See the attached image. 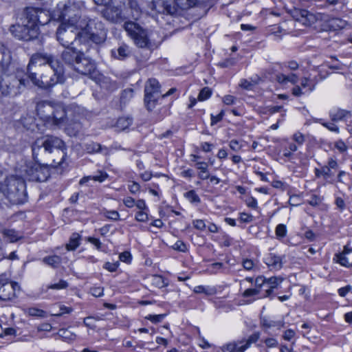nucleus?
<instances>
[{"label": "nucleus", "mask_w": 352, "mask_h": 352, "mask_svg": "<svg viewBox=\"0 0 352 352\" xmlns=\"http://www.w3.org/2000/svg\"><path fill=\"white\" fill-rule=\"evenodd\" d=\"M54 105L47 101H39L36 104V111L37 114L43 119L45 122L52 111H53Z\"/></svg>", "instance_id": "22"}, {"label": "nucleus", "mask_w": 352, "mask_h": 352, "mask_svg": "<svg viewBox=\"0 0 352 352\" xmlns=\"http://www.w3.org/2000/svg\"><path fill=\"white\" fill-rule=\"evenodd\" d=\"M119 258L121 261L129 263L131 261V254L129 252H124L120 254Z\"/></svg>", "instance_id": "63"}, {"label": "nucleus", "mask_w": 352, "mask_h": 352, "mask_svg": "<svg viewBox=\"0 0 352 352\" xmlns=\"http://www.w3.org/2000/svg\"><path fill=\"white\" fill-rule=\"evenodd\" d=\"M1 54H2V60H1V67H8L12 60V57L11 55L10 51L5 47L4 46H1Z\"/></svg>", "instance_id": "34"}, {"label": "nucleus", "mask_w": 352, "mask_h": 352, "mask_svg": "<svg viewBox=\"0 0 352 352\" xmlns=\"http://www.w3.org/2000/svg\"><path fill=\"white\" fill-rule=\"evenodd\" d=\"M256 285L260 287L259 289L261 294V295L258 296V298L268 297L272 294L273 289L266 283L265 277H257L256 278Z\"/></svg>", "instance_id": "25"}, {"label": "nucleus", "mask_w": 352, "mask_h": 352, "mask_svg": "<svg viewBox=\"0 0 352 352\" xmlns=\"http://www.w3.org/2000/svg\"><path fill=\"white\" fill-rule=\"evenodd\" d=\"M322 202V199L316 195H312L311 199L308 201L309 205L318 206Z\"/></svg>", "instance_id": "60"}, {"label": "nucleus", "mask_w": 352, "mask_h": 352, "mask_svg": "<svg viewBox=\"0 0 352 352\" xmlns=\"http://www.w3.org/2000/svg\"><path fill=\"white\" fill-rule=\"evenodd\" d=\"M85 149L88 153H100L104 155L109 154V149L106 146H102L97 142H89L85 145Z\"/></svg>", "instance_id": "26"}, {"label": "nucleus", "mask_w": 352, "mask_h": 352, "mask_svg": "<svg viewBox=\"0 0 352 352\" xmlns=\"http://www.w3.org/2000/svg\"><path fill=\"white\" fill-rule=\"evenodd\" d=\"M83 41L86 39L96 44H100L107 38V30L98 19H89L84 29L81 30Z\"/></svg>", "instance_id": "4"}, {"label": "nucleus", "mask_w": 352, "mask_h": 352, "mask_svg": "<svg viewBox=\"0 0 352 352\" xmlns=\"http://www.w3.org/2000/svg\"><path fill=\"white\" fill-rule=\"evenodd\" d=\"M337 161L329 158L327 164L323 166V178L327 182L333 184L335 182V171L338 168Z\"/></svg>", "instance_id": "17"}, {"label": "nucleus", "mask_w": 352, "mask_h": 352, "mask_svg": "<svg viewBox=\"0 0 352 352\" xmlns=\"http://www.w3.org/2000/svg\"><path fill=\"white\" fill-rule=\"evenodd\" d=\"M223 352H244V348L240 342H233L222 346Z\"/></svg>", "instance_id": "30"}, {"label": "nucleus", "mask_w": 352, "mask_h": 352, "mask_svg": "<svg viewBox=\"0 0 352 352\" xmlns=\"http://www.w3.org/2000/svg\"><path fill=\"white\" fill-rule=\"evenodd\" d=\"M166 316V314L148 315L146 318L153 323H158L161 322Z\"/></svg>", "instance_id": "54"}, {"label": "nucleus", "mask_w": 352, "mask_h": 352, "mask_svg": "<svg viewBox=\"0 0 352 352\" xmlns=\"http://www.w3.org/2000/svg\"><path fill=\"white\" fill-rule=\"evenodd\" d=\"M259 336L258 333H254L251 335L247 340L240 341V342L242 343L243 348H244V351L248 349L252 344L255 343L259 339Z\"/></svg>", "instance_id": "38"}, {"label": "nucleus", "mask_w": 352, "mask_h": 352, "mask_svg": "<svg viewBox=\"0 0 352 352\" xmlns=\"http://www.w3.org/2000/svg\"><path fill=\"white\" fill-rule=\"evenodd\" d=\"M261 324L264 327L271 328L277 327L280 329L284 327V322L283 320L275 321L266 318L261 319Z\"/></svg>", "instance_id": "35"}, {"label": "nucleus", "mask_w": 352, "mask_h": 352, "mask_svg": "<svg viewBox=\"0 0 352 352\" xmlns=\"http://www.w3.org/2000/svg\"><path fill=\"white\" fill-rule=\"evenodd\" d=\"M255 84L248 81L246 79H242L240 82V86L245 89L250 90L252 89Z\"/></svg>", "instance_id": "64"}, {"label": "nucleus", "mask_w": 352, "mask_h": 352, "mask_svg": "<svg viewBox=\"0 0 352 352\" xmlns=\"http://www.w3.org/2000/svg\"><path fill=\"white\" fill-rule=\"evenodd\" d=\"M196 168L199 170L198 177L202 180L208 179L210 177V174L208 170V164L205 162H197L195 164Z\"/></svg>", "instance_id": "29"}, {"label": "nucleus", "mask_w": 352, "mask_h": 352, "mask_svg": "<svg viewBox=\"0 0 352 352\" xmlns=\"http://www.w3.org/2000/svg\"><path fill=\"white\" fill-rule=\"evenodd\" d=\"M292 16L294 20L305 26H309L316 21V16L307 10L294 9L292 11Z\"/></svg>", "instance_id": "15"}, {"label": "nucleus", "mask_w": 352, "mask_h": 352, "mask_svg": "<svg viewBox=\"0 0 352 352\" xmlns=\"http://www.w3.org/2000/svg\"><path fill=\"white\" fill-rule=\"evenodd\" d=\"M10 31L13 36L20 40L30 41L36 38L39 33L38 27L29 25L22 21L21 24L12 25Z\"/></svg>", "instance_id": "11"}, {"label": "nucleus", "mask_w": 352, "mask_h": 352, "mask_svg": "<svg viewBox=\"0 0 352 352\" xmlns=\"http://www.w3.org/2000/svg\"><path fill=\"white\" fill-rule=\"evenodd\" d=\"M42 261L53 268H56L61 263V258L57 255H52L43 258Z\"/></svg>", "instance_id": "31"}, {"label": "nucleus", "mask_w": 352, "mask_h": 352, "mask_svg": "<svg viewBox=\"0 0 352 352\" xmlns=\"http://www.w3.org/2000/svg\"><path fill=\"white\" fill-rule=\"evenodd\" d=\"M345 254L344 253H339L336 254V258L337 262L340 263L341 265L346 267H352V262L349 263V259L347 257H346Z\"/></svg>", "instance_id": "42"}, {"label": "nucleus", "mask_w": 352, "mask_h": 352, "mask_svg": "<svg viewBox=\"0 0 352 352\" xmlns=\"http://www.w3.org/2000/svg\"><path fill=\"white\" fill-rule=\"evenodd\" d=\"M300 85L302 88H308L309 92L315 89V84L311 83V80L308 78H303L301 80Z\"/></svg>", "instance_id": "49"}, {"label": "nucleus", "mask_w": 352, "mask_h": 352, "mask_svg": "<svg viewBox=\"0 0 352 352\" xmlns=\"http://www.w3.org/2000/svg\"><path fill=\"white\" fill-rule=\"evenodd\" d=\"M243 267L245 270L250 271L253 270L255 266L254 261L251 259H244L242 262Z\"/></svg>", "instance_id": "58"}, {"label": "nucleus", "mask_w": 352, "mask_h": 352, "mask_svg": "<svg viewBox=\"0 0 352 352\" xmlns=\"http://www.w3.org/2000/svg\"><path fill=\"white\" fill-rule=\"evenodd\" d=\"M64 142L60 138L52 135L37 139L32 146L33 158L38 161V156L45 158L47 155L50 156L54 152L57 157L56 158L50 157L52 161L50 163V166L54 168H56L63 164L66 156Z\"/></svg>", "instance_id": "2"}, {"label": "nucleus", "mask_w": 352, "mask_h": 352, "mask_svg": "<svg viewBox=\"0 0 352 352\" xmlns=\"http://www.w3.org/2000/svg\"><path fill=\"white\" fill-rule=\"evenodd\" d=\"M26 312L29 316H36L41 318H46L47 316L46 311L36 307H30L27 309Z\"/></svg>", "instance_id": "37"}, {"label": "nucleus", "mask_w": 352, "mask_h": 352, "mask_svg": "<svg viewBox=\"0 0 352 352\" xmlns=\"http://www.w3.org/2000/svg\"><path fill=\"white\" fill-rule=\"evenodd\" d=\"M259 288L260 287L255 284L254 288H250L245 289L242 294V296L244 298H248L250 296H257V298H258V296L261 295Z\"/></svg>", "instance_id": "39"}, {"label": "nucleus", "mask_w": 352, "mask_h": 352, "mask_svg": "<svg viewBox=\"0 0 352 352\" xmlns=\"http://www.w3.org/2000/svg\"><path fill=\"white\" fill-rule=\"evenodd\" d=\"M102 16L113 23H120L127 20V14L121 6L109 5L102 10Z\"/></svg>", "instance_id": "12"}, {"label": "nucleus", "mask_w": 352, "mask_h": 352, "mask_svg": "<svg viewBox=\"0 0 352 352\" xmlns=\"http://www.w3.org/2000/svg\"><path fill=\"white\" fill-rule=\"evenodd\" d=\"M276 235L278 238H283L287 234V228L284 224H278L275 230Z\"/></svg>", "instance_id": "48"}, {"label": "nucleus", "mask_w": 352, "mask_h": 352, "mask_svg": "<svg viewBox=\"0 0 352 352\" xmlns=\"http://www.w3.org/2000/svg\"><path fill=\"white\" fill-rule=\"evenodd\" d=\"M123 8L127 14V19L138 20L142 14V9L136 0H128Z\"/></svg>", "instance_id": "18"}, {"label": "nucleus", "mask_w": 352, "mask_h": 352, "mask_svg": "<svg viewBox=\"0 0 352 352\" xmlns=\"http://www.w3.org/2000/svg\"><path fill=\"white\" fill-rule=\"evenodd\" d=\"M62 52V59L69 65L74 66L82 53V48L77 49L74 47H66Z\"/></svg>", "instance_id": "16"}, {"label": "nucleus", "mask_w": 352, "mask_h": 352, "mask_svg": "<svg viewBox=\"0 0 352 352\" xmlns=\"http://www.w3.org/2000/svg\"><path fill=\"white\" fill-rule=\"evenodd\" d=\"M21 21L29 25L38 27L39 25H44L50 21L47 14L42 10L28 7L23 10Z\"/></svg>", "instance_id": "10"}, {"label": "nucleus", "mask_w": 352, "mask_h": 352, "mask_svg": "<svg viewBox=\"0 0 352 352\" xmlns=\"http://www.w3.org/2000/svg\"><path fill=\"white\" fill-rule=\"evenodd\" d=\"M131 50L130 47L125 43L120 44L118 48H114L111 51V56L119 60L126 59L131 56Z\"/></svg>", "instance_id": "19"}, {"label": "nucleus", "mask_w": 352, "mask_h": 352, "mask_svg": "<svg viewBox=\"0 0 352 352\" xmlns=\"http://www.w3.org/2000/svg\"><path fill=\"white\" fill-rule=\"evenodd\" d=\"M335 147L340 152L344 153L347 150V146L345 144L344 141L339 140L335 142Z\"/></svg>", "instance_id": "61"}, {"label": "nucleus", "mask_w": 352, "mask_h": 352, "mask_svg": "<svg viewBox=\"0 0 352 352\" xmlns=\"http://www.w3.org/2000/svg\"><path fill=\"white\" fill-rule=\"evenodd\" d=\"M1 193L12 204H23L28 199L25 181L15 176L5 179L1 184Z\"/></svg>", "instance_id": "3"}, {"label": "nucleus", "mask_w": 352, "mask_h": 352, "mask_svg": "<svg viewBox=\"0 0 352 352\" xmlns=\"http://www.w3.org/2000/svg\"><path fill=\"white\" fill-rule=\"evenodd\" d=\"M283 279L280 277L273 276L270 278H265V282L269 285L270 287L272 289L277 287V286L282 282Z\"/></svg>", "instance_id": "44"}, {"label": "nucleus", "mask_w": 352, "mask_h": 352, "mask_svg": "<svg viewBox=\"0 0 352 352\" xmlns=\"http://www.w3.org/2000/svg\"><path fill=\"white\" fill-rule=\"evenodd\" d=\"M211 91L208 87L203 88L198 96V100L200 101H204L208 99L211 96Z\"/></svg>", "instance_id": "47"}, {"label": "nucleus", "mask_w": 352, "mask_h": 352, "mask_svg": "<svg viewBox=\"0 0 352 352\" xmlns=\"http://www.w3.org/2000/svg\"><path fill=\"white\" fill-rule=\"evenodd\" d=\"M133 122V118L130 116L120 117L116 122V126L121 131L128 129Z\"/></svg>", "instance_id": "32"}, {"label": "nucleus", "mask_w": 352, "mask_h": 352, "mask_svg": "<svg viewBox=\"0 0 352 352\" xmlns=\"http://www.w3.org/2000/svg\"><path fill=\"white\" fill-rule=\"evenodd\" d=\"M175 4L182 10H186L195 6L198 0H174Z\"/></svg>", "instance_id": "36"}, {"label": "nucleus", "mask_w": 352, "mask_h": 352, "mask_svg": "<svg viewBox=\"0 0 352 352\" xmlns=\"http://www.w3.org/2000/svg\"><path fill=\"white\" fill-rule=\"evenodd\" d=\"M173 248L181 252H186L188 250L186 245L182 241H176L173 245Z\"/></svg>", "instance_id": "51"}, {"label": "nucleus", "mask_w": 352, "mask_h": 352, "mask_svg": "<svg viewBox=\"0 0 352 352\" xmlns=\"http://www.w3.org/2000/svg\"><path fill=\"white\" fill-rule=\"evenodd\" d=\"M329 116L332 122H338L346 121L348 118L351 117V113L346 109L334 108L329 111Z\"/></svg>", "instance_id": "20"}, {"label": "nucleus", "mask_w": 352, "mask_h": 352, "mask_svg": "<svg viewBox=\"0 0 352 352\" xmlns=\"http://www.w3.org/2000/svg\"><path fill=\"white\" fill-rule=\"evenodd\" d=\"M264 260L265 264L272 270H278L283 266L282 258L273 253L268 254Z\"/></svg>", "instance_id": "24"}, {"label": "nucleus", "mask_w": 352, "mask_h": 352, "mask_svg": "<svg viewBox=\"0 0 352 352\" xmlns=\"http://www.w3.org/2000/svg\"><path fill=\"white\" fill-rule=\"evenodd\" d=\"M67 287H68V283L66 280H60L58 281V283H57L51 284V285H47V288L51 289L59 290V289H66Z\"/></svg>", "instance_id": "45"}, {"label": "nucleus", "mask_w": 352, "mask_h": 352, "mask_svg": "<svg viewBox=\"0 0 352 352\" xmlns=\"http://www.w3.org/2000/svg\"><path fill=\"white\" fill-rule=\"evenodd\" d=\"M27 72L25 77L14 76L11 81H5L6 89L2 91L1 94L16 96L21 92L22 87L29 85L30 80L33 85L45 89L64 81L62 65L48 54H33L27 67Z\"/></svg>", "instance_id": "1"}, {"label": "nucleus", "mask_w": 352, "mask_h": 352, "mask_svg": "<svg viewBox=\"0 0 352 352\" xmlns=\"http://www.w3.org/2000/svg\"><path fill=\"white\" fill-rule=\"evenodd\" d=\"M315 122H320L323 126L327 128L328 130L332 132H335L336 133H340V129L339 127L332 122H322V119H315Z\"/></svg>", "instance_id": "40"}, {"label": "nucleus", "mask_w": 352, "mask_h": 352, "mask_svg": "<svg viewBox=\"0 0 352 352\" xmlns=\"http://www.w3.org/2000/svg\"><path fill=\"white\" fill-rule=\"evenodd\" d=\"M34 162H30L26 164L25 173L30 180L43 182L50 177V164H41V159L38 156V161L34 160Z\"/></svg>", "instance_id": "8"}, {"label": "nucleus", "mask_w": 352, "mask_h": 352, "mask_svg": "<svg viewBox=\"0 0 352 352\" xmlns=\"http://www.w3.org/2000/svg\"><path fill=\"white\" fill-rule=\"evenodd\" d=\"M124 29L136 46L140 48H150L151 42L147 31L139 24L130 21H126L124 24Z\"/></svg>", "instance_id": "6"}, {"label": "nucleus", "mask_w": 352, "mask_h": 352, "mask_svg": "<svg viewBox=\"0 0 352 352\" xmlns=\"http://www.w3.org/2000/svg\"><path fill=\"white\" fill-rule=\"evenodd\" d=\"M81 236L76 232L73 233L66 244L65 248L68 251L75 250L80 245Z\"/></svg>", "instance_id": "28"}, {"label": "nucleus", "mask_w": 352, "mask_h": 352, "mask_svg": "<svg viewBox=\"0 0 352 352\" xmlns=\"http://www.w3.org/2000/svg\"><path fill=\"white\" fill-rule=\"evenodd\" d=\"M192 225L195 228L200 231L204 230L206 228V224L205 221L202 219L193 220Z\"/></svg>", "instance_id": "53"}, {"label": "nucleus", "mask_w": 352, "mask_h": 352, "mask_svg": "<svg viewBox=\"0 0 352 352\" xmlns=\"http://www.w3.org/2000/svg\"><path fill=\"white\" fill-rule=\"evenodd\" d=\"M118 267H119L118 261H117L116 263L107 262V263H105V264L104 265V267L106 270H107L108 271L111 272H116Z\"/></svg>", "instance_id": "59"}, {"label": "nucleus", "mask_w": 352, "mask_h": 352, "mask_svg": "<svg viewBox=\"0 0 352 352\" xmlns=\"http://www.w3.org/2000/svg\"><path fill=\"white\" fill-rule=\"evenodd\" d=\"M161 98L160 86L155 78L148 79L144 88V104L148 111L153 109Z\"/></svg>", "instance_id": "9"}, {"label": "nucleus", "mask_w": 352, "mask_h": 352, "mask_svg": "<svg viewBox=\"0 0 352 352\" xmlns=\"http://www.w3.org/2000/svg\"><path fill=\"white\" fill-rule=\"evenodd\" d=\"M184 197L192 204H199L201 200L195 190H191L184 194Z\"/></svg>", "instance_id": "41"}, {"label": "nucleus", "mask_w": 352, "mask_h": 352, "mask_svg": "<svg viewBox=\"0 0 352 352\" xmlns=\"http://www.w3.org/2000/svg\"><path fill=\"white\" fill-rule=\"evenodd\" d=\"M292 140L298 145H302L304 143L305 138L303 134L300 132H296L293 135Z\"/></svg>", "instance_id": "56"}, {"label": "nucleus", "mask_w": 352, "mask_h": 352, "mask_svg": "<svg viewBox=\"0 0 352 352\" xmlns=\"http://www.w3.org/2000/svg\"><path fill=\"white\" fill-rule=\"evenodd\" d=\"M21 122L24 127H25L27 129L33 130L32 125L34 122V118L32 117L23 118L21 119Z\"/></svg>", "instance_id": "57"}, {"label": "nucleus", "mask_w": 352, "mask_h": 352, "mask_svg": "<svg viewBox=\"0 0 352 352\" xmlns=\"http://www.w3.org/2000/svg\"><path fill=\"white\" fill-rule=\"evenodd\" d=\"M56 39L63 46L71 47L74 41H83L81 31H79L75 25H67L62 23L56 30Z\"/></svg>", "instance_id": "5"}, {"label": "nucleus", "mask_w": 352, "mask_h": 352, "mask_svg": "<svg viewBox=\"0 0 352 352\" xmlns=\"http://www.w3.org/2000/svg\"><path fill=\"white\" fill-rule=\"evenodd\" d=\"M133 96V90L132 89H124L121 95V102H126L128 100H129L131 98H132Z\"/></svg>", "instance_id": "46"}, {"label": "nucleus", "mask_w": 352, "mask_h": 352, "mask_svg": "<svg viewBox=\"0 0 352 352\" xmlns=\"http://www.w3.org/2000/svg\"><path fill=\"white\" fill-rule=\"evenodd\" d=\"M1 279V288H3V292H7L1 296V300H10L15 296L16 289H19V286L16 282L6 281L2 283Z\"/></svg>", "instance_id": "21"}, {"label": "nucleus", "mask_w": 352, "mask_h": 352, "mask_svg": "<svg viewBox=\"0 0 352 352\" xmlns=\"http://www.w3.org/2000/svg\"><path fill=\"white\" fill-rule=\"evenodd\" d=\"M85 8L82 1H72L69 0L61 8L60 18L63 23L75 25L81 17L82 11Z\"/></svg>", "instance_id": "7"}, {"label": "nucleus", "mask_w": 352, "mask_h": 352, "mask_svg": "<svg viewBox=\"0 0 352 352\" xmlns=\"http://www.w3.org/2000/svg\"><path fill=\"white\" fill-rule=\"evenodd\" d=\"M151 11H156L159 13L173 14L176 12L174 6L168 3H162V2L151 1Z\"/></svg>", "instance_id": "23"}, {"label": "nucleus", "mask_w": 352, "mask_h": 352, "mask_svg": "<svg viewBox=\"0 0 352 352\" xmlns=\"http://www.w3.org/2000/svg\"><path fill=\"white\" fill-rule=\"evenodd\" d=\"M104 216L113 221H118L120 218V214L116 210H107L104 212Z\"/></svg>", "instance_id": "52"}, {"label": "nucleus", "mask_w": 352, "mask_h": 352, "mask_svg": "<svg viewBox=\"0 0 352 352\" xmlns=\"http://www.w3.org/2000/svg\"><path fill=\"white\" fill-rule=\"evenodd\" d=\"M73 67L77 72L82 75H89L95 70V64L91 59L85 57L83 52Z\"/></svg>", "instance_id": "14"}, {"label": "nucleus", "mask_w": 352, "mask_h": 352, "mask_svg": "<svg viewBox=\"0 0 352 352\" xmlns=\"http://www.w3.org/2000/svg\"><path fill=\"white\" fill-rule=\"evenodd\" d=\"M59 309H60V313H57V314H52V316H61L62 315H63L64 314H70L73 311V309L72 307H66L63 305H59Z\"/></svg>", "instance_id": "55"}, {"label": "nucleus", "mask_w": 352, "mask_h": 352, "mask_svg": "<svg viewBox=\"0 0 352 352\" xmlns=\"http://www.w3.org/2000/svg\"><path fill=\"white\" fill-rule=\"evenodd\" d=\"M67 122V116L65 109L60 106H54L53 111L49 115V118L45 120L46 124L50 126L61 127Z\"/></svg>", "instance_id": "13"}, {"label": "nucleus", "mask_w": 352, "mask_h": 352, "mask_svg": "<svg viewBox=\"0 0 352 352\" xmlns=\"http://www.w3.org/2000/svg\"><path fill=\"white\" fill-rule=\"evenodd\" d=\"M152 283L159 288H162L168 285V283L165 282L164 277L160 275L153 276Z\"/></svg>", "instance_id": "43"}, {"label": "nucleus", "mask_w": 352, "mask_h": 352, "mask_svg": "<svg viewBox=\"0 0 352 352\" xmlns=\"http://www.w3.org/2000/svg\"><path fill=\"white\" fill-rule=\"evenodd\" d=\"M90 293L95 297H100L103 296V288L100 287H92L90 289Z\"/></svg>", "instance_id": "62"}, {"label": "nucleus", "mask_w": 352, "mask_h": 352, "mask_svg": "<svg viewBox=\"0 0 352 352\" xmlns=\"http://www.w3.org/2000/svg\"><path fill=\"white\" fill-rule=\"evenodd\" d=\"M4 238L9 242L14 243L22 238V235L14 230L8 229L3 232Z\"/></svg>", "instance_id": "33"}, {"label": "nucleus", "mask_w": 352, "mask_h": 352, "mask_svg": "<svg viewBox=\"0 0 352 352\" xmlns=\"http://www.w3.org/2000/svg\"><path fill=\"white\" fill-rule=\"evenodd\" d=\"M146 211L147 210H139L135 216V220L139 222H146L148 220V215Z\"/></svg>", "instance_id": "50"}, {"label": "nucleus", "mask_w": 352, "mask_h": 352, "mask_svg": "<svg viewBox=\"0 0 352 352\" xmlns=\"http://www.w3.org/2000/svg\"><path fill=\"white\" fill-rule=\"evenodd\" d=\"M327 21L329 28L333 31L343 29L347 25V22L340 18H330Z\"/></svg>", "instance_id": "27"}]
</instances>
